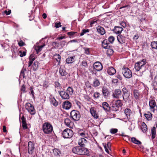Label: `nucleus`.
Returning <instances> with one entry per match:
<instances>
[{
  "label": "nucleus",
  "instance_id": "obj_1",
  "mask_svg": "<svg viewBox=\"0 0 157 157\" xmlns=\"http://www.w3.org/2000/svg\"><path fill=\"white\" fill-rule=\"evenodd\" d=\"M72 151L74 153L79 155H87L89 153V151L86 148L79 146L73 147Z\"/></svg>",
  "mask_w": 157,
  "mask_h": 157
},
{
  "label": "nucleus",
  "instance_id": "obj_2",
  "mask_svg": "<svg viewBox=\"0 0 157 157\" xmlns=\"http://www.w3.org/2000/svg\"><path fill=\"white\" fill-rule=\"evenodd\" d=\"M42 130L43 132L46 134H50L53 130L52 125L49 123H44L42 125Z\"/></svg>",
  "mask_w": 157,
  "mask_h": 157
},
{
  "label": "nucleus",
  "instance_id": "obj_3",
  "mask_svg": "<svg viewBox=\"0 0 157 157\" xmlns=\"http://www.w3.org/2000/svg\"><path fill=\"white\" fill-rule=\"evenodd\" d=\"M112 105V110L114 111H116L119 109L120 107H121L123 105L121 101L120 100H117L115 101H113L112 104H110Z\"/></svg>",
  "mask_w": 157,
  "mask_h": 157
},
{
  "label": "nucleus",
  "instance_id": "obj_4",
  "mask_svg": "<svg viewBox=\"0 0 157 157\" xmlns=\"http://www.w3.org/2000/svg\"><path fill=\"white\" fill-rule=\"evenodd\" d=\"M124 112L128 121H131L133 120L134 119V113L130 109L128 108H126L124 110Z\"/></svg>",
  "mask_w": 157,
  "mask_h": 157
},
{
  "label": "nucleus",
  "instance_id": "obj_5",
  "mask_svg": "<svg viewBox=\"0 0 157 157\" xmlns=\"http://www.w3.org/2000/svg\"><path fill=\"white\" fill-rule=\"evenodd\" d=\"M62 135L63 137L64 138H70L73 135V132L71 129L67 128L63 131Z\"/></svg>",
  "mask_w": 157,
  "mask_h": 157
},
{
  "label": "nucleus",
  "instance_id": "obj_6",
  "mask_svg": "<svg viewBox=\"0 0 157 157\" xmlns=\"http://www.w3.org/2000/svg\"><path fill=\"white\" fill-rule=\"evenodd\" d=\"M70 116L74 121H78L80 118V114L79 112L75 110H73L71 112Z\"/></svg>",
  "mask_w": 157,
  "mask_h": 157
},
{
  "label": "nucleus",
  "instance_id": "obj_7",
  "mask_svg": "<svg viewBox=\"0 0 157 157\" xmlns=\"http://www.w3.org/2000/svg\"><path fill=\"white\" fill-rule=\"evenodd\" d=\"M122 71V74L125 78H128L132 77V72L128 68L124 67Z\"/></svg>",
  "mask_w": 157,
  "mask_h": 157
},
{
  "label": "nucleus",
  "instance_id": "obj_8",
  "mask_svg": "<svg viewBox=\"0 0 157 157\" xmlns=\"http://www.w3.org/2000/svg\"><path fill=\"white\" fill-rule=\"evenodd\" d=\"M26 109L28 112L32 115H34L35 113V110L33 106L29 103H27L25 104Z\"/></svg>",
  "mask_w": 157,
  "mask_h": 157
},
{
  "label": "nucleus",
  "instance_id": "obj_9",
  "mask_svg": "<svg viewBox=\"0 0 157 157\" xmlns=\"http://www.w3.org/2000/svg\"><path fill=\"white\" fill-rule=\"evenodd\" d=\"M58 93L62 98L64 99H68L70 98V96L68 93L66 91H59Z\"/></svg>",
  "mask_w": 157,
  "mask_h": 157
},
{
  "label": "nucleus",
  "instance_id": "obj_10",
  "mask_svg": "<svg viewBox=\"0 0 157 157\" xmlns=\"http://www.w3.org/2000/svg\"><path fill=\"white\" fill-rule=\"evenodd\" d=\"M28 153L30 154H32L34 151V144L31 141H29L28 142Z\"/></svg>",
  "mask_w": 157,
  "mask_h": 157
},
{
  "label": "nucleus",
  "instance_id": "obj_11",
  "mask_svg": "<svg viewBox=\"0 0 157 157\" xmlns=\"http://www.w3.org/2000/svg\"><path fill=\"white\" fill-rule=\"evenodd\" d=\"M94 68L97 71H101L102 68L103 66L101 63L97 62L95 63L94 64Z\"/></svg>",
  "mask_w": 157,
  "mask_h": 157
},
{
  "label": "nucleus",
  "instance_id": "obj_12",
  "mask_svg": "<svg viewBox=\"0 0 157 157\" xmlns=\"http://www.w3.org/2000/svg\"><path fill=\"white\" fill-rule=\"evenodd\" d=\"M64 123L67 127L70 128H73L74 126L73 122H72L68 118H67L65 119Z\"/></svg>",
  "mask_w": 157,
  "mask_h": 157
},
{
  "label": "nucleus",
  "instance_id": "obj_13",
  "mask_svg": "<svg viewBox=\"0 0 157 157\" xmlns=\"http://www.w3.org/2000/svg\"><path fill=\"white\" fill-rule=\"evenodd\" d=\"M71 104L68 101H66L64 102L62 105V108L66 109H70L71 106Z\"/></svg>",
  "mask_w": 157,
  "mask_h": 157
},
{
  "label": "nucleus",
  "instance_id": "obj_14",
  "mask_svg": "<svg viewBox=\"0 0 157 157\" xmlns=\"http://www.w3.org/2000/svg\"><path fill=\"white\" fill-rule=\"evenodd\" d=\"M102 93L105 98H107L109 94V91L108 88L105 87L102 88Z\"/></svg>",
  "mask_w": 157,
  "mask_h": 157
},
{
  "label": "nucleus",
  "instance_id": "obj_15",
  "mask_svg": "<svg viewBox=\"0 0 157 157\" xmlns=\"http://www.w3.org/2000/svg\"><path fill=\"white\" fill-rule=\"evenodd\" d=\"M102 106L106 112L109 111L111 109L112 110V107H110L108 103L106 102H103Z\"/></svg>",
  "mask_w": 157,
  "mask_h": 157
},
{
  "label": "nucleus",
  "instance_id": "obj_16",
  "mask_svg": "<svg viewBox=\"0 0 157 157\" xmlns=\"http://www.w3.org/2000/svg\"><path fill=\"white\" fill-rule=\"evenodd\" d=\"M121 95V91L119 89L116 90L113 94V96L116 98H119V97Z\"/></svg>",
  "mask_w": 157,
  "mask_h": 157
},
{
  "label": "nucleus",
  "instance_id": "obj_17",
  "mask_svg": "<svg viewBox=\"0 0 157 157\" xmlns=\"http://www.w3.org/2000/svg\"><path fill=\"white\" fill-rule=\"evenodd\" d=\"M102 46L103 48L105 49H108L110 48V44L109 43L106 39L104 40L102 42Z\"/></svg>",
  "mask_w": 157,
  "mask_h": 157
},
{
  "label": "nucleus",
  "instance_id": "obj_18",
  "mask_svg": "<svg viewBox=\"0 0 157 157\" xmlns=\"http://www.w3.org/2000/svg\"><path fill=\"white\" fill-rule=\"evenodd\" d=\"M116 72L115 69L113 67H109L107 69V72L110 75L114 74Z\"/></svg>",
  "mask_w": 157,
  "mask_h": 157
},
{
  "label": "nucleus",
  "instance_id": "obj_19",
  "mask_svg": "<svg viewBox=\"0 0 157 157\" xmlns=\"http://www.w3.org/2000/svg\"><path fill=\"white\" fill-rule=\"evenodd\" d=\"M86 140L84 138H81L79 140L78 144L81 147H83L85 146V144L86 143Z\"/></svg>",
  "mask_w": 157,
  "mask_h": 157
},
{
  "label": "nucleus",
  "instance_id": "obj_20",
  "mask_svg": "<svg viewBox=\"0 0 157 157\" xmlns=\"http://www.w3.org/2000/svg\"><path fill=\"white\" fill-rule=\"evenodd\" d=\"M22 122V126L24 129L27 128V124L26 122V120L24 116H22L21 118Z\"/></svg>",
  "mask_w": 157,
  "mask_h": 157
},
{
  "label": "nucleus",
  "instance_id": "obj_21",
  "mask_svg": "<svg viewBox=\"0 0 157 157\" xmlns=\"http://www.w3.org/2000/svg\"><path fill=\"white\" fill-rule=\"evenodd\" d=\"M123 28L119 26L115 27L113 29V31L116 34H120L123 30Z\"/></svg>",
  "mask_w": 157,
  "mask_h": 157
},
{
  "label": "nucleus",
  "instance_id": "obj_22",
  "mask_svg": "<svg viewBox=\"0 0 157 157\" xmlns=\"http://www.w3.org/2000/svg\"><path fill=\"white\" fill-rule=\"evenodd\" d=\"M97 29L98 32L101 35H104L105 33L104 28L100 26H98L97 27Z\"/></svg>",
  "mask_w": 157,
  "mask_h": 157
},
{
  "label": "nucleus",
  "instance_id": "obj_23",
  "mask_svg": "<svg viewBox=\"0 0 157 157\" xmlns=\"http://www.w3.org/2000/svg\"><path fill=\"white\" fill-rule=\"evenodd\" d=\"M59 72L60 74L62 76H64L67 75V72L63 67H60L59 69Z\"/></svg>",
  "mask_w": 157,
  "mask_h": 157
},
{
  "label": "nucleus",
  "instance_id": "obj_24",
  "mask_svg": "<svg viewBox=\"0 0 157 157\" xmlns=\"http://www.w3.org/2000/svg\"><path fill=\"white\" fill-rule=\"evenodd\" d=\"M90 112L92 116L95 118H97L98 115L96 111L93 108H91L90 109Z\"/></svg>",
  "mask_w": 157,
  "mask_h": 157
},
{
  "label": "nucleus",
  "instance_id": "obj_25",
  "mask_svg": "<svg viewBox=\"0 0 157 157\" xmlns=\"http://www.w3.org/2000/svg\"><path fill=\"white\" fill-rule=\"evenodd\" d=\"M149 106L151 109H153L154 112L155 109L154 108L156 106V102L154 100H152L150 101L149 102Z\"/></svg>",
  "mask_w": 157,
  "mask_h": 157
},
{
  "label": "nucleus",
  "instance_id": "obj_26",
  "mask_svg": "<svg viewBox=\"0 0 157 157\" xmlns=\"http://www.w3.org/2000/svg\"><path fill=\"white\" fill-rule=\"evenodd\" d=\"M129 93L123 94L122 96L123 99L125 102H127L129 101Z\"/></svg>",
  "mask_w": 157,
  "mask_h": 157
},
{
  "label": "nucleus",
  "instance_id": "obj_27",
  "mask_svg": "<svg viewBox=\"0 0 157 157\" xmlns=\"http://www.w3.org/2000/svg\"><path fill=\"white\" fill-rule=\"evenodd\" d=\"M134 97L136 99H138L140 96V93L137 90H135L133 91Z\"/></svg>",
  "mask_w": 157,
  "mask_h": 157
},
{
  "label": "nucleus",
  "instance_id": "obj_28",
  "mask_svg": "<svg viewBox=\"0 0 157 157\" xmlns=\"http://www.w3.org/2000/svg\"><path fill=\"white\" fill-rule=\"evenodd\" d=\"M144 116L147 120L150 121L152 119V114L150 112H148L147 113L144 114Z\"/></svg>",
  "mask_w": 157,
  "mask_h": 157
},
{
  "label": "nucleus",
  "instance_id": "obj_29",
  "mask_svg": "<svg viewBox=\"0 0 157 157\" xmlns=\"http://www.w3.org/2000/svg\"><path fill=\"white\" fill-rule=\"evenodd\" d=\"M117 40L121 44H122L124 43V37L121 35H119L117 36Z\"/></svg>",
  "mask_w": 157,
  "mask_h": 157
},
{
  "label": "nucleus",
  "instance_id": "obj_30",
  "mask_svg": "<svg viewBox=\"0 0 157 157\" xmlns=\"http://www.w3.org/2000/svg\"><path fill=\"white\" fill-rule=\"evenodd\" d=\"M151 134L152 139H153L155 138L156 135V128L155 127H153L151 129Z\"/></svg>",
  "mask_w": 157,
  "mask_h": 157
},
{
  "label": "nucleus",
  "instance_id": "obj_31",
  "mask_svg": "<svg viewBox=\"0 0 157 157\" xmlns=\"http://www.w3.org/2000/svg\"><path fill=\"white\" fill-rule=\"evenodd\" d=\"M141 128L144 132H145L147 130V127L146 124L144 122H143L141 127Z\"/></svg>",
  "mask_w": 157,
  "mask_h": 157
},
{
  "label": "nucleus",
  "instance_id": "obj_32",
  "mask_svg": "<svg viewBox=\"0 0 157 157\" xmlns=\"http://www.w3.org/2000/svg\"><path fill=\"white\" fill-rule=\"evenodd\" d=\"M75 56L70 57L67 58L66 59V62L68 63H72L74 61Z\"/></svg>",
  "mask_w": 157,
  "mask_h": 157
},
{
  "label": "nucleus",
  "instance_id": "obj_33",
  "mask_svg": "<svg viewBox=\"0 0 157 157\" xmlns=\"http://www.w3.org/2000/svg\"><path fill=\"white\" fill-rule=\"evenodd\" d=\"M100 84V82L98 79H95L93 82V86L94 87H96L99 86Z\"/></svg>",
  "mask_w": 157,
  "mask_h": 157
},
{
  "label": "nucleus",
  "instance_id": "obj_34",
  "mask_svg": "<svg viewBox=\"0 0 157 157\" xmlns=\"http://www.w3.org/2000/svg\"><path fill=\"white\" fill-rule=\"evenodd\" d=\"M143 68H144L143 67H140V64H138V63H135V68L137 71H139L140 70H142Z\"/></svg>",
  "mask_w": 157,
  "mask_h": 157
},
{
  "label": "nucleus",
  "instance_id": "obj_35",
  "mask_svg": "<svg viewBox=\"0 0 157 157\" xmlns=\"http://www.w3.org/2000/svg\"><path fill=\"white\" fill-rule=\"evenodd\" d=\"M131 141L134 143L139 145L140 144H141V142L137 140L134 137H132L131 138Z\"/></svg>",
  "mask_w": 157,
  "mask_h": 157
},
{
  "label": "nucleus",
  "instance_id": "obj_36",
  "mask_svg": "<svg viewBox=\"0 0 157 157\" xmlns=\"http://www.w3.org/2000/svg\"><path fill=\"white\" fill-rule=\"evenodd\" d=\"M137 63H138V64H139L140 67H143L144 68V65L146 63V61L145 59H144L142 60L141 61L138 62Z\"/></svg>",
  "mask_w": 157,
  "mask_h": 157
},
{
  "label": "nucleus",
  "instance_id": "obj_37",
  "mask_svg": "<svg viewBox=\"0 0 157 157\" xmlns=\"http://www.w3.org/2000/svg\"><path fill=\"white\" fill-rule=\"evenodd\" d=\"M66 92L68 93V94L69 95H71L73 93V90L71 87H69L67 88Z\"/></svg>",
  "mask_w": 157,
  "mask_h": 157
},
{
  "label": "nucleus",
  "instance_id": "obj_38",
  "mask_svg": "<svg viewBox=\"0 0 157 157\" xmlns=\"http://www.w3.org/2000/svg\"><path fill=\"white\" fill-rule=\"evenodd\" d=\"M151 46L153 49H157V41H152L151 43Z\"/></svg>",
  "mask_w": 157,
  "mask_h": 157
},
{
  "label": "nucleus",
  "instance_id": "obj_39",
  "mask_svg": "<svg viewBox=\"0 0 157 157\" xmlns=\"http://www.w3.org/2000/svg\"><path fill=\"white\" fill-rule=\"evenodd\" d=\"M44 45L41 46H38L36 47L35 50L37 54H38L39 52L41 51L42 48L44 47Z\"/></svg>",
  "mask_w": 157,
  "mask_h": 157
},
{
  "label": "nucleus",
  "instance_id": "obj_40",
  "mask_svg": "<svg viewBox=\"0 0 157 157\" xmlns=\"http://www.w3.org/2000/svg\"><path fill=\"white\" fill-rule=\"evenodd\" d=\"M33 70L36 71L38 67V62L37 61H35L33 65Z\"/></svg>",
  "mask_w": 157,
  "mask_h": 157
},
{
  "label": "nucleus",
  "instance_id": "obj_41",
  "mask_svg": "<svg viewBox=\"0 0 157 157\" xmlns=\"http://www.w3.org/2000/svg\"><path fill=\"white\" fill-rule=\"evenodd\" d=\"M55 88L58 90L61 89L62 88L61 85L58 82H55Z\"/></svg>",
  "mask_w": 157,
  "mask_h": 157
},
{
  "label": "nucleus",
  "instance_id": "obj_42",
  "mask_svg": "<svg viewBox=\"0 0 157 157\" xmlns=\"http://www.w3.org/2000/svg\"><path fill=\"white\" fill-rule=\"evenodd\" d=\"M51 102L52 103L53 105L55 106H57L58 104V102L54 98L52 99Z\"/></svg>",
  "mask_w": 157,
  "mask_h": 157
},
{
  "label": "nucleus",
  "instance_id": "obj_43",
  "mask_svg": "<svg viewBox=\"0 0 157 157\" xmlns=\"http://www.w3.org/2000/svg\"><path fill=\"white\" fill-rule=\"evenodd\" d=\"M98 21V20H94L91 21L90 22V25L91 27H92L93 25L94 24L95 25H97V21Z\"/></svg>",
  "mask_w": 157,
  "mask_h": 157
},
{
  "label": "nucleus",
  "instance_id": "obj_44",
  "mask_svg": "<svg viewBox=\"0 0 157 157\" xmlns=\"http://www.w3.org/2000/svg\"><path fill=\"white\" fill-rule=\"evenodd\" d=\"M52 45L55 48H56L59 47V44L58 43L54 41L52 43Z\"/></svg>",
  "mask_w": 157,
  "mask_h": 157
},
{
  "label": "nucleus",
  "instance_id": "obj_45",
  "mask_svg": "<svg viewBox=\"0 0 157 157\" xmlns=\"http://www.w3.org/2000/svg\"><path fill=\"white\" fill-rule=\"evenodd\" d=\"M29 60L34 61L35 59V58L34 57V55L33 54H31L29 58Z\"/></svg>",
  "mask_w": 157,
  "mask_h": 157
},
{
  "label": "nucleus",
  "instance_id": "obj_46",
  "mask_svg": "<svg viewBox=\"0 0 157 157\" xmlns=\"http://www.w3.org/2000/svg\"><path fill=\"white\" fill-rule=\"evenodd\" d=\"M117 131L118 130L117 128H112L110 130V133L113 134L116 133Z\"/></svg>",
  "mask_w": 157,
  "mask_h": 157
},
{
  "label": "nucleus",
  "instance_id": "obj_47",
  "mask_svg": "<svg viewBox=\"0 0 157 157\" xmlns=\"http://www.w3.org/2000/svg\"><path fill=\"white\" fill-rule=\"evenodd\" d=\"M114 39V37L113 36H111L109 37L108 40L110 43H112L113 42Z\"/></svg>",
  "mask_w": 157,
  "mask_h": 157
},
{
  "label": "nucleus",
  "instance_id": "obj_48",
  "mask_svg": "<svg viewBox=\"0 0 157 157\" xmlns=\"http://www.w3.org/2000/svg\"><path fill=\"white\" fill-rule=\"evenodd\" d=\"M152 85L154 89L157 90V82H152Z\"/></svg>",
  "mask_w": 157,
  "mask_h": 157
},
{
  "label": "nucleus",
  "instance_id": "obj_49",
  "mask_svg": "<svg viewBox=\"0 0 157 157\" xmlns=\"http://www.w3.org/2000/svg\"><path fill=\"white\" fill-rule=\"evenodd\" d=\"M26 71V69L25 68H23L21 72V75L23 76V77L25 75V72Z\"/></svg>",
  "mask_w": 157,
  "mask_h": 157
},
{
  "label": "nucleus",
  "instance_id": "obj_50",
  "mask_svg": "<svg viewBox=\"0 0 157 157\" xmlns=\"http://www.w3.org/2000/svg\"><path fill=\"white\" fill-rule=\"evenodd\" d=\"M56 57V60L57 62H59V64L61 59V56L59 54H56L55 56Z\"/></svg>",
  "mask_w": 157,
  "mask_h": 157
},
{
  "label": "nucleus",
  "instance_id": "obj_51",
  "mask_svg": "<svg viewBox=\"0 0 157 157\" xmlns=\"http://www.w3.org/2000/svg\"><path fill=\"white\" fill-rule=\"evenodd\" d=\"M19 54H20V56L21 57H22L26 55V52H25L24 51L22 52L21 51H20L19 52Z\"/></svg>",
  "mask_w": 157,
  "mask_h": 157
},
{
  "label": "nucleus",
  "instance_id": "obj_52",
  "mask_svg": "<svg viewBox=\"0 0 157 157\" xmlns=\"http://www.w3.org/2000/svg\"><path fill=\"white\" fill-rule=\"evenodd\" d=\"M100 94L98 92H96L94 93V97L96 98H99Z\"/></svg>",
  "mask_w": 157,
  "mask_h": 157
},
{
  "label": "nucleus",
  "instance_id": "obj_53",
  "mask_svg": "<svg viewBox=\"0 0 157 157\" xmlns=\"http://www.w3.org/2000/svg\"><path fill=\"white\" fill-rule=\"evenodd\" d=\"M11 13V10H9L8 11L6 10L4 11V12H2L3 14L4 13L6 14V15H9Z\"/></svg>",
  "mask_w": 157,
  "mask_h": 157
},
{
  "label": "nucleus",
  "instance_id": "obj_54",
  "mask_svg": "<svg viewBox=\"0 0 157 157\" xmlns=\"http://www.w3.org/2000/svg\"><path fill=\"white\" fill-rule=\"evenodd\" d=\"M84 49L85 51V53L87 55L89 54V49L87 48H84Z\"/></svg>",
  "mask_w": 157,
  "mask_h": 157
},
{
  "label": "nucleus",
  "instance_id": "obj_55",
  "mask_svg": "<svg viewBox=\"0 0 157 157\" xmlns=\"http://www.w3.org/2000/svg\"><path fill=\"white\" fill-rule=\"evenodd\" d=\"M18 44L20 46H22L24 45L25 44L22 40H21L18 42Z\"/></svg>",
  "mask_w": 157,
  "mask_h": 157
},
{
  "label": "nucleus",
  "instance_id": "obj_56",
  "mask_svg": "<svg viewBox=\"0 0 157 157\" xmlns=\"http://www.w3.org/2000/svg\"><path fill=\"white\" fill-rule=\"evenodd\" d=\"M82 66H83L85 67H87V64L86 62L85 61H83L82 63Z\"/></svg>",
  "mask_w": 157,
  "mask_h": 157
},
{
  "label": "nucleus",
  "instance_id": "obj_57",
  "mask_svg": "<svg viewBox=\"0 0 157 157\" xmlns=\"http://www.w3.org/2000/svg\"><path fill=\"white\" fill-rule=\"evenodd\" d=\"M122 90L123 94H125L129 93L128 90L125 87L123 88Z\"/></svg>",
  "mask_w": 157,
  "mask_h": 157
},
{
  "label": "nucleus",
  "instance_id": "obj_58",
  "mask_svg": "<svg viewBox=\"0 0 157 157\" xmlns=\"http://www.w3.org/2000/svg\"><path fill=\"white\" fill-rule=\"evenodd\" d=\"M55 27L56 28H58L59 27H61V23L60 22H59L58 23H56L55 24Z\"/></svg>",
  "mask_w": 157,
  "mask_h": 157
},
{
  "label": "nucleus",
  "instance_id": "obj_59",
  "mask_svg": "<svg viewBox=\"0 0 157 157\" xmlns=\"http://www.w3.org/2000/svg\"><path fill=\"white\" fill-rule=\"evenodd\" d=\"M21 91H22L23 93L25 92V87L24 84L22 86L21 89Z\"/></svg>",
  "mask_w": 157,
  "mask_h": 157
},
{
  "label": "nucleus",
  "instance_id": "obj_60",
  "mask_svg": "<svg viewBox=\"0 0 157 157\" xmlns=\"http://www.w3.org/2000/svg\"><path fill=\"white\" fill-rule=\"evenodd\" d=\"M76 33H77L76 32H68L67 33V34L69 35L72 36L74 35Z\"/></svg>",
  "mask_w": 157,
  "mask_h": 157
},
{
  "label": "nucleus",
  "instance_id": "obj_61",
  "mask_svg": "<svg viewBox=\"0 0 157 157\" xmlns=\"http://www.w3.org/2000/svg\"><path fill=\"white\" fill-rule=\"evenodd\" d=\"M104 147L105 149V151L108 153H109V151L108 149V147H107L106 145L105 144V145H104Z\"/></svg>",
  "mask_w": 157,
  "mask_h": 157
},
{
  "label": "nucleus",
  "instance_id": "obj_62",
  "mask_svg": "<svg viewBox=\"0 0 157 157\" xmlns=\"http://www.w3.org/2000/svg\"><path fill=\"white\" fill-rule=\"evenodd\" d=\"M107 49L108 52H109L110 53V54H113L114 52L113 50L112 49H110V48Z\"/></svg>",
  "mask_w": 157,
  "mask_h": 157
},
{
  "label": "nucleus",
  "instance_id": "obj_63",
  "mask_svg": "<svg viewBox=\"0 0 157 157\" xmlns=\"http://www.w3.org/2000/svg\"><path fill=\"white\" fill-rule=\"evenodd\" d=\"M66 43V42L65 41H63L60 43V45L62 46H64L65 45Z\"/></svg>",
  "mask_w": 157,
  "mask_h": 157
},
{
  "label": "nucleus",
  "instance_id": "obj_64",
  "mask_svg": "<svg viewBox=\"0 0 157 157\" xmlns=\"http://www.w3.org/2000/svg\"><path fill=\"white\" fill-rule=\"evenodd\" d=\"M112 82L114 83H117L118 82V80L116 78L113 79L112 80Z\"/></svg>",
  "mask_w": 157,
  "mask_h": 157
}]
</instances>
